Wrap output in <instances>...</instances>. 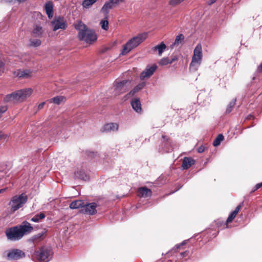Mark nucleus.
Wrapping results in <instances>:
<instances>
[{
  "mask_svg": "<svg viewBox=\"0 0 262 262\" xmlns=\"http://www.w3.org/2000/svg\"><path fill=\"white\" fill-rule=\"evenodd\" d=\"M204 148L203 147H200L198 149V151L199 152H202L204 151Z\"/></svg>",
  "mask_w": 262,
  "mask_h": 262,
  "instance_id": "39",
  "label": "nucleus"
},
{
  "mask_svg": "<svg viewBox=\"0 0 262 262\" xmlns=\"http://www.w3.org/2000/svg\"><path fill=\"white\" fill-rule=\"evenodd\" d=\"M15 75L17 77L20 78H28L31 77V72L29 70H18L15 72Z\"/></svg>",
  "mask_w": 262,
  "mask_h": 262,
  "instance_id": "15",
  "label": "nucleus"
},
{
  "mask_svg": "<svg viewBox=\"0 0 262 262\" xmlns=\"http://www.w3.org/2000/svg\"><path fill=\"white\" fill-rule=\"evenodd\" d=\"M177 60V58L176 56L173 57L171 59H169L170 63H172L173 62H174V61H176Z\"/></svg>",
  "mask_w": 262,
  "mask_h": 262,
  "instance_id": "37",
  "label": "nucleus"
},
{
  "mask_svg": "<svg viewBox=\"0 0 262 262\" xmlns=\"http://www.w3.org/2000/svg\"><path fill=\"white\" fill-rule=\"evenodd\" d=\"M133 108L137 113H140L142 111L141 105L139 99H135L131 102Z\"/></svg>",
  "mask_w": 262,
  "mask_h": 262,
  "instance_id": "19",
  "label": "nucleus"
},
{
  "mask_svg": "<svg viewBox=\"0 0 262 262\" xmlns=\"http://www.w3.org/2000/svg\"><path fill=\"white\" fill-rule=\"evenodd\" d=\"M180 247V245H178V246L177 247V248H179Z\"/></svg>",
  "mask_w": 262,
  "mask_h": 262,
  "instance_id": "50",
  "label": "nucleus"
},
{
  "mask_svg": "<svg viewBox=\"0 0 262 262\" xmlns=\"http://www.w3.org/2000/svg\"><path fill=\"white\" fill-rule=\"evenodd\" d=\"M3 66V63L2 62H0V68Z\"/></svg>",
  "mask_w": 262,
  "mask_h": 262,
  "instance_id": "46",
  "label": "nucleus"
},
{
  "mask_svg": "<svg viewBox=\"0 0 262 262\" xmlns=\"http://www.w3.org/2000/svg\"><path fill=\"white\" fill-rule=\"evenodd\" d=\"M3 134L1 132H0V139L3 138Z\"/></svg>",
  "mask_w": 262,
  "mask_h": 262,
  "instance_id": "44",
  "label": "nucleus"
},
{
  "mask_svg": "<svg viewBox=\"0 0 262 262\" xmlns=\"http://www.w3.org/2000/svg\"><path fill=\"white\" fill-rule=\"evenodd\" d=\"M75 29L78 31V38L80 40L92 44L97 39L96 33L88 28L81 20H78L74 24Z\"/></svg>",
  "mask_w": 262,
  "mask_h": 262,
  "instance_id": "1",
  "label": "nucleus"
},
{
  "mask_svg": "<svg viewBox=\"0 0 262 262\" xmlns=\"http://www.w3.org/2000/svg\"><path fill=\"white\" fill-rule=\"evenodd\" d=\"M106 20H102L100 21V24L102 29L104 30H107L108 29V22L107 20V18H105Z\"/></svg>",
  "mask_w": 262,
  "mask_h": 262,
  "instance_id": "31",
  "label": "nucleus"
},
{
  "mask_svg": "<svg viewBox=\"0 0 262 262\" xmlns=\"http://www.w3.org/2000/svg\"><path fill=\"white\" fill-rule=\"evenodd\" d=\"M261 187H262V182L260 183H258V184H257L255 185V189H258L260 188Z\"/></svg>",
  "mask_w": 262,
  "mask_h": 262,
  "instance_id": "36",
  "label": "nucleus"
},
{
  "mask_svg": "<svg viewBox=\"0 0 262 262\" xmlns=\"http://www.w3.org/2000/svg\"><path fill=\"white\" fill-rule=\"evenodd\" d=\"M42 34V28L41 27L39 26H36L32 32V36L34 37H40L41 36Z\"/></svg>",
  "mask_w": 262,
  "mask_h": 262,
  "instance_id": "22",
  "label": "nucleus"
},
{
  "mask_svg": "<svg viewBox=\"0 0 262 262\" xmlns=\"http://www.w3.org/2000/svg\"><path fill=\"white\" fill-rule=\"evenodd\" d=\"M157 68V66L155 64L151 66L148 65L145 69L141 73V79L143 80L145 78L150 77L153 75Z\"/></svg>",
  "mask_w": 262,
  "mask_h": 262,
  "instance_id": "10",
  "label": "nucleus"
},
{
  "mask_svg": "<svg viewBox=\"0 0 262 262\" xmlns=\"http://www.w3.org/2000/svg\"><path fill=\"white\" fill-rule=\"evenodd\" d=\"M46 12L49 18H51L53 16V5L52 2H49L47 3L45 6Z\"/></svg>",
  "mask_w": 262,
  "mask_h": 262,
  "instance_id": "17",
  "label": "nucleus"
},
{
  "mask_svg": "<svg viewBox=\"0 0 262 262\" xmlns=\"http://www.w3.org/2000/svg\"><path fill=\"white\" fill-rule=\"evenodd\" d=\"M194 164V160L191 158L185 157L183 160L182 167L184 169H187Z\"/></svg>",
  "mask_w": 262,
  "mask_h": 262,
  "instance_id": "18",
  "label": "nucleus"
},
{
  "mask_svg": "<svg viewBox=\"0 0 262 262\" xmlns=\"http://www.w3.org/2000/svg\"><path fill=\"white\" fill-rule=\"evenodd\" d=\"M118 124L116 123H110L105 124L101 129L102 133H110L117 131L118 129Z\"/></svg>",
  "mask_w": 262,
  "mask_h": 262,
  "instance_id": "14",
  "label": "nucleus"
},
{
  "mask_svg": "<svg viewBox=\"0 0 262 262\" xmlns=\"http://www.w3.org/2000/svg\"><path fill=\"white\" fill-rule=\"evenodd\" d=\"M117 2H116V4L117 3H118L119 2H123L124 1V0H116Z\"/></svg>",
  "mask_w": 262,
  "mask_h": 262,
  "instance_id": "42",
  "label": "nucleus"
},
{
  "mask_svg": "<svg viewBox=\"0 0 262 262\" xmlns=\"http://www.w3.org/2000/svg\"><path fill=\"white\" fill-rule=\"evenodd\" d=\"M147 37V33L146 32L141 33L129 39L124 46L121 52V54L126 55L131 50L138 46L141 42Z\"/></svg>",
  "mask_w": 262,
  "mask_h": 262,
  "instance_id": "3",
  "label": "nucleus"
},
{
  "mask_svg": "<svg viewBox=\"0 0 262 262\" xmlns=\"http://www.w3.org/2000/svg\"><path fill=\"white\" fill-rule=\"evenodd\" d=\"M7 110V107L6 106H0V118L2 114L4 113Z\"/></svg>",
  "mask_w": 262,
  "mask_h": 262,
  "instance_id": "34",
  "label": "nucleus"
},
{
  "mask_svg": "<svg viewBox=\"0 0 262 262\" xmlns=\"http://www.w3.org/2000/svg\"><path fill=\"white\" fill-rule=\"evenodd\" d=\"M116 0H110L106 2L101 9V11L103 13L105 18H107L110 10L112 9L114 5L116 4Z\"/></svg>",
  "mask_w": 262,
  "mask_h": 262,
  "instance_id": "13",
  "label": "nucleus"
},
{
  "mask_svg": "<svg viewBox=\"0 0 262 262\" xmlns=\"http://www.w3.org/2000/svg\"><path fill=\"white\" fill-rule=\"evenodd\" d=\"M180 247V245H178V246L177 247V248H179Z\"/></svg>",
  "mask_w": 262,
  "mask_h": 262,
  "instance_id": "49",
  "label": "nucleus"
},
{
  "mask_svg": "<svg viewBox=\"0 0 262 262\" xmlns=\"http://www.w3.org/2000/svg\"><path fill=\"white\" fill-rule=\"evenodd\" d=\"M52 255L51 248L44 246L35 250L32 256L36 262H48L51 259Z\"/></svg>",
  "mask_w": 262,
  "mask_h": 262,
  "instance_id": "4",
  "label": "nucleus"
},
{
  "mask_svg": "<svg viewBox=\"0 0 262 262\" xmlns=\"http://www.w3.org/2000/svg\"><path fill=\"white\" fill-rule=\"evenodd\" d=\"M159 64L162 66H165L168 63H170L169 59L166 57L163 58L159 61Z\"/></svg>",
  "mask_w": 262,
  "mask_h": 262,
  "instance_id": "33",
  "label": "nucleus"
},
{
  "mask_svg": "<svg viewBox=\"0 0 262 262\" xmlns=\"http://www.w3.org/2000/svg\"><path fill=\"white\" fill-rule=\"evenodd\" d=\"M27 199V196L24 193L12 197L9 203L11 207V212L13 213L21 207L26 203Z\"/></svg>",
  "mask_w": 262,
  "mask_h": 262,
  "instance_id": "7",
  "label": "nucleus"
},
{
  "mask_svg": "<svg viewBox=\"0 0 262 262\" xmlns=\"http://www.w3.org/2000/svg\"><path fill=\"white\" fill-rule=\"evenodd\" d=\"M253 118V116L252 115H249L248 117H247V119H251V118Z\"/></svg>",
  "mask_w": 262,
  "mask_h": 262,
  "instance_id": "43",
  "label": "nucleus"
},
{
  "mask_svg": "<svg viewBox=\"0 0 262 262\" xmlns=\"http://www.w3.org/2000/svg\"><path fill=\"white\" fill-rule=\"evenodd\" d=\"M151 191L147 187H141L138 189V195L140 197H149L151 195Z\"/></svg>",
  "mask_w": 262,
  "mask_h": 262,
  "instance_id": "16",
  "label": "nucleus"
},
{
  "mask_svg": "<svg viewBox=\"0 0 262 262\" xmlns=\"http://www.w3.org/2000/svg\"><path fill=\"white\" fill-rule=\"evenodd\" d=\"M7 110V107L6 106H0V118L2 114L4 113Z\"/></svg>",
  "mask_w": 262,
  "mask_h": 262,
  "instance_id": "35",
  "label": "nucleus"
},
{
  "mask_svg": "<svg viewBox=\"0 0 262 262\" xmlns=\"http://www.w3.org/2000/svg\"><path fill=\"white\" fill-rule=\"evenodd\" d=\"M30 46H33L35 47H38L41 44V41L40 39H30Z\"/></svg>",
  "mask_w": 262,
  "mask_h": 262,
  "instance_id": "32",
  "label": "nucleus"
},
{
  "mask_svg": "<svg viewBox=\"0 0 262 262\" xmlns=\"http://www.w3.org/2000/svg\"><path fill=\"white\" fill-rule=\"evenodd\" d=\"M5 3H10L12 2L13 0H3Z\"/></svg>",
  "mask_w": 262,
  "mask_h": 262,
  "instance_id": "41",
  "label": "nucleus"
},
{
  "mask_svg": "<svg viewBox=\"0 0 262 262\" xmlns=\"http://www.w3.org/2000/svg\"><path fill=\"white\" fill-rule=\"evenodd\" d=\"M184 40V36L182 34H179L178 35L174 40V42L171 45V48H173L175 46H178L180 45H182Z\"/></svg>",
  "mask_w": 262,
  "mask_h": 262,
  "instance_id": "23",
  "label": "nucleus"
},
{
  "mask_svg": "<svg viewBox=\"0 0 262 262\" xmlns=\"http://www.w3.org/2000/svg\"><path fill=\"white\" fill-rule=\"evenodd\" d=\"M75 176L77 178L83 180L84 181H87L89 179V176L83 171H79L75 173Z\"/></svg>",
  "mask_w": 262,
  "mask_h": 262,
  "instance_id": "26",
  "label": "nucleus"
},
{
  "mask_svg": "<svg viewBox=\"0 0 262 262\" xmlns=\"http://www.w3.org/2000/svg\"><path fill=\"white\" fill-rule=\"evenodd\" d=\"M45 214L43 212L35 215L31 218V221L34 222H38L40 220L45 217Z\"/></svg>",
  "mask_w": 262,
  "mask_h": 262,
  "instance_id": "28",
  "label": "nucleus"
},
{
  "mask_svg": "<svg viewBox=\"0 0 262 262\" xmlns=\"http://www.w3.org/2000/svg\"><path fill=\"white\" fill-rule=\"evenodd\" d=\"M33 230L31 224L24 222L19 226H15L7 229L6 234L7 238L12 241H16L21 239L23 236L30 233Z\"/></svg>",
  "mask_w": 262,
  "mask_h": 262,
  "instance_id": "2",
  "label": "nucleus"
},
{
  "mask_svg": "<svg viewBox=\"0 0 262 262\" xmlns=\"http://www.w3.org/2000/svg\"><path fill=\"white\" fill-rule=\"evenodd\" d=\"M65 100H66V98L64 97L59 96H57V97H55L51 99V102H53L55 104L59 105L61 103L64 102Z\"/></svg>",
  "mask_w": 262,
  "mask_h": 262,
  "instance_id": "27",
  "label": "nucleus"
},
{
  "mask_svg": "<svg viewBox=\"0 0 262 262\" xmlns=\"http://www.w3.org/2000/svg\"><path fill=\"white\" fill-rule=\"evenodd\" d=\"M97 205L96 203L85 204L81 210V211L85 214L93 215L96 213V207Z\"/></svg>",
  "mask_w": 262,
  "mask_h": 262,
  "instance_id": "11",
  "label": "nucleus"
},
{
  "mask_svg": "<svg viewBox=\"0 0 262 262\" xmlns=\"http://www.w3.org/2000/svg\"><path fill=\"white\" fill-rule=\"evenodd\" d=\"M216 1V0H210L209 2H208V5H212V4H213L214 3H215V2Z\"/></svg>",
  "mask_w": 262,
  "mask_h": 262,
  "instance_id": "40",
  "label": "nucleus"
},
{
  "mask_svg": "<svg viewBox=\"0 0 262 262\" xmlns=\"http://www.w3.org/2000/svg\"><path fill=\"white\" fill-rule=\"evenodd\" d=\"M18 2L20 3V2H24V1H26V0H17Z\"/></svg>",
  "mask_w": 262,
  "mask_h": 262,
  "instance_id": "45",
  "label": "nucleus"
},
{
  "mask_svg": "<svg viewBox=\"0 0 262 262\" xmlns=\"http://www.w3.org/2000/svg\"><path fill=\"white\" fill-rule=\"evenodd\" d=\"M51 26L54 31L59 29H65L66 28V22L64 18L62 17L55 18L51 21Z\"/></svg>",
  "mask_w": 262,
  "mask_h": 262,
  "instance_id": "9",
  "label": "nucleus"
},
{
  "mask_svg": "<svg viewBox=\"0 0 262 262\" xmlns=\"http://www.w3.org/2000/svg\"><path fill=\"white\" fill-rule=\"evenodd\" d=\"M202 46L200 43H199L193 51L192 60L189 66L190 71L195 72L198 70L202 62Z\"/></svg>",
  "mask_w": 262,
  "mask_h": 262,
  "instance_id": "6",
  "label": "nucleus"
},
{
  "mask_svg": "<svg viewBox=\"0 0 262 262\" xmlns=\"http://www.w3.org/2000/svg\"><path fill=\"white\" fill-rule=\"evenodd\" d=\"M25 256V253L19 249L9 250L7 253V257L10 259H18Z\"/></svg>",
  "mask_w": 262,
  "mask_h": 262,
  "instance_id": "12",
  "label": "nucleus"
},
{
  "mask_svg": "<svg viewBox=\"0 0 262 262\" xmlns=\"http://www.w3.org/2000/svg\"><path fill=\"white\" fill-rule=\"evenodd\" d=\"M224 139V136L222 134H219L216 138L215 139L213 142V145L214 146H217L220 144L221 141Z\"/></svg>",
  "mask_w": 262,
  "mask_h": 262,
  "instance_id": "29",
  "label": "nucleus"
},
{
  "mask_svg": "<svg viewBox=\"0 0 262 262\" xmlns=\"http://www.w3.org/2000/svg\"><path fill=\"white\" fill-rule=\"evenodd\" d=\"M33 90L31 88H27L18 90L6 96L5 100L6 101H23L29 97L32 93Z\"/></svg>",
  "mask_w": 262,
  "mask_h": 262,
  "instance_id": "5",
  "label": "nucleus"
},
{
  "mask_svg": "<svg viewBox=\"0 0 262 262\" xmlns=\"http://www.w3.org/2000/svg\"><path fill=\"white\" fill-rule=\"evenodd\" d=\"M84 206V202L81 200H76L73 201L69 206L71 209H74L79 208H83Z\"/></svg>",
  "mask_w": 262,
  "mask_h": 262,
  "instance_id": "24",
  "label": "nucleus"
},
{
  "mask_svg": "<svg viewBox=\"0 0 262 262\" xmlns=\"http://www.w3.org/2000/svg\"><path fill=\"white\" fill-rule=\"evenodd\" d=\"M180 247V245H178V246L177 247V248H179Z\"/></svg>",
  "mask_w": 262,
  "mask_h": 262,
  "instance_id": "48",
  "label": "nucleus"
},
{
  "mask_svg": "<svg viewBox=\"0 0 262 262\" xmlns=\"http://www.w3.org/2000/svg\"><path fill=\"white\" fill-rule=\"evenodd\" d=\"M235 102H236V99H234L229 103V104L228 105L227 107L226 108V113H229L232 111V108L235 104Z\"/></svg>",
  "mask_w": 262,
  "mask_h": 262,
  "instance_id": "30",
  "label": "nucleus"
},
{
  "mask_svg": "<svg viewBox=\"0 0 262 262\" xmlns=\"http://www.w3.org/2000/svg\"><path fill=\"white\" fill-rule=\"evenodd\" d=\"M114 93L116 95L126 92L132 87L131 82L128 80L121 81H115L114 84Z\"/></svg>",
  "mask_w": 262,
  "mask_h": 262,
  "instance_id": "8",
  "label": "nucleus"
},
{
  "mask_svg": "<svg viewBox=\"0 0 262 262\" xmlns=\"http://www.w3.org/2000/svg\"><path fill=\"white\" fill-rule=\"evenodd\" d=\"M166 48V45L163 42H162L160 44L153 47L152 50L154 52L158 51L159 55L161 56Z\"/></svg>",
  "mask_w": 262,
  "mask_h": 262,
  "instance_id": "21",
  "label": "nucleus"
},
{
  "mask_svg": "<svg viewBox=\"0 0 262 262\" xmlns=\"http://www.w3.org/2000/svg\"><path fill=\"white\" fill-rule=\"evenodd\" d=\"M145 85V82H143L139 84H138L132 91H131L126 96H133L136 92L139 91L141 89H142Z\"/></svg>",
  "mask_w": 262,
  "mask_h": 262,
  "instance_id": "25",
  "label": "nucleus"
},
{
  "mask_svg": "<svg viewBox=\"0 0 262 262\" xmlns=\"http://www.w3.org/2000/svg\"><path fill=\"white\" fill-rule=\"evenodd\" d=\"M4 191H5V189H1V190H0V193L3 192H4Z\"/></svg>",
  "mask_w": 262,
  "mask_h": 262,
  "instance_id": "47",
  "label": "nucleus"
},
{
  "mask_svg": "<svg viewBox=\"0 0 262 262\" xmlns=\"http://www.w3.org/2000/svg\"><path fill=\"white\" fill-rule=\"evenodd\" d=\"M241 207H242V205L241 204L238 205L235 208V210L230 213L227 219V221H226L227 223H231L233 220V219L235 217L237 214L239 212Z\"/></svg>",
  "mask_w": 262,
  "mask_h": 262,
  "instance_id": "20",
  "label": "nucleus"
},
{
  "mask_svg": "<svg viewBox=\"0 0 262 262\" xmlns=\"http://www.w3.org/2000/svg\"><path fill=\"white\" fill-rule=\"evenodd\" d=\"M45 104V102H42V103H40L38 106V109H41L43 107Z\"/></svg>",
  "mask_w": 262,
  "mask_h": 262,
  "instance_id": "38",
  "label": "nucleus"
}]
</instances>
